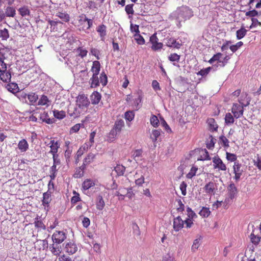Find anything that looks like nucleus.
<instances>
[{
	"mask_svg": "<svg viewBox=\"0 0 261 261\" xmlns=\"http://www.w3.org/2000/svg\"><path fill=\"white\" fill-rule=\"evenodd\" d=\"M10 56L4 55V57H0V79L5 83H9L11 81V74L7 69V64L4 62Z\"/></svg>",
	"mask_w": 261,
	"mask_h": 261,
	"instance_id": "f257e3e1",
	"label": "nucleus"
},
{
	"mask_svg": "<svg viewBox=\"0 0 261 261\" xmlns=\"http://www.w3.org/2000/svg\"><path fill=\"white\" fill-rule=\"evenodd\" d=\"M108 83L107 76L105 72H102L99 78L98 75H92V76L90 79V87L91 88H96L99 86V83H101L103 86L107 85Z\"/></svg>",
	"mask_w": 261,
	"mask_h": 261,
	"instance_id": "f03ea898",
	"label": "nucleus"
},
{
	"mask_svg": "<svg viewBox=\"0 0 261 261\" xmlns=\"http://www.w3.org/2000/svg\"><path fill=\"white\" fill-rule=\"evenodd\" d=\"M233 172L234 174L233 179L236 182L240 180L241 176L242 175L244 170L241 164L238 161L235 162L233 165Z\"/></svg>",
	"mask_w": 261,
	"mask_h": 261,
	"instance_id": "7ed1b4c3",
	"label": "nucleus"
},
{
	"mask_svg": "<svg viewBox=\"0 0 261 261\" xmlns=\"http://www.w3.org/2000/svg\"><path fill=\"white\" fill-rule=\"evenodd\" d=\"M213 166L215 169H218L219 171H225L227 170L226 165L218 155L215 156L213 158Z\"/></svg>",
	"mask_w": 261,
	"mask_h": 261,
	"instance_id": "20e7f679",
	"label": "nucleus"
},
{
	"mask_svg": "<svg viewBox=\"0 0 261 261\" xmlns=\"http://www.w3.org/2000/svg\"><path fill=\"white\" fill-rule=\"evenodd\" d=\"M66 233L63 231H56L52 235L51 239L54 243L61 244L66 239Z\"/></svg>",
	"mask_w": 261,
	"mask_h": 261,
	"instance_id": "39448f33",
	"label": "nucleus"
},
{
	"mask_svg": "<svg viewBox=\"0 0 261 261\" xmlns=\"http://www.w3.org/2000/svg\"><path fill=\"white\" fill-rule=\"evenodd\" d=\"M149 41L152 44L151 48L153 50L156 51L162 48L163 44L161 42H159L156 33H154L150 36Z\"/></svg>",
	"mask_w": 261,
	"mask_h": 261,
	"instance_id": "423d86ee",
	"label": "nucleus"
},
{
	"mask_svg": "<svg viewBox=\"0 0 261 261\" xmlns=\"http://www.w3.org/2000/svg\"><path fill=\"white\" fill-rule=\"evenodd\" d=\"M187 212L188 218L185 220V223L186 228H189L192 227L193 224V219L197 216L195 213L189 207L187 208Z\"/></svg>",
	"mask_w": 261,
	"mask_h": 261,
	"instance_id": "0eeeda50",
	"label": "nucleus"
},
{
	"mask_svg": "<svg viewBox=\"0 0 261 261\" xmlns=\"http://www.w3.org/2000/svg\"><path fill=\"white\" fill-rule=\"evenodd\" d=\"M244 107L237 103H234L231 108V112L233 113L234 117L239 118L243 116L244 113Z\"/></svg>",
	"mask_w": 261,
	"mask_h": 261,
	"instance_id": "6e6552de",
	"label": "nucleus"
},
{
	"mask_svg": "<svg viewBox=\"0 0 261 261\" xmlns=\"http://www.w3.org/2000/svg\"><path fill=\"white\" fill-rule=\"evenodd\" d=\"M89 103V100L85 95L80 94L77 97L76 104L80 108H83L88 107Z\"/></svg>",
	"mask_w": 261,
	"mask_h": 261,
	"instance_id": "1a4fd4ad",
	"label": "nucleus"
},
{
	"mask_svg": "<svg viewBox=\"0 0 261 261\" xmlns=\"http://www.w3.org/2000/svg\"><path fill=\"white\" fill-rule=\"evenodd\" d=\"M178 15L184 19H189L193 15L192 11L188 7H182L179 9Z\"/></svg>",
	"mask_w": 261,
	"mask_h": 261,
	"instance_id": "9d476101",
	"label": "nucleus"
},
{
	"mask_svg": "<svg viewBox=\"0 0 261 261\" xmlns=\"http://www.w3.org/2000/svg\"><path fill=\"white\" fill-rule=\"evenodd\" d=\"M203 189L207 194H214L217 189L216 184L214 181H210L204 186Z\"/></svg>",
	"mask_w": 261,
	"mask_h": 261,
	"instance_id": "9b49d317",
	"label": "nucleus"
},
{
	"mask_svg": "<svg viewBox=\"0 0 261 261\" xmlns=\"http://www.w3.org/2000/svg\"><path fill=\"white\" fill-rule=\"evenodd\" d=\"M185 221L182 220L180 216H177L173 220V229L175 231H178L184 227Z\"/></svg>",
	"mask_w": 261,
	"mask_h": 261,
	"instance_id": "f8f14e48",
	"label": "nucleus"
},
{
	"mask_svg": "<svg viewBox=\"0 0 261 261\" xmlns=\"http://www.w3.org/2000/svg\"><path fill=\"white\" fill-rule=\"evenodd\" d=\"M228 195L231 199H233L237 196L238 189L233 182H230L227 188Z\"/></svg>",
	"mask_w": 261,
	"mask_h": 261,
	"instance_id": "ddd939ff",
	"label": "nucleus"
},
{
	"mask_svg": "<svg viewBox=\"0 0 261 261\" xmlns=\"http://www.w3.org/2000/svg\"><path fill=\"white\" fill-rule=\"evenodd\" d=\"M107 26L104 24H101L96 28V30L98 33L101 41H105L106 36H107Z\"/></svg>",
	"mask_w": 261,
	"mask_h": 261,
	"instance_id": "4468645a",
	"label": "nucleus"
},
{
	"mask_svg": "<svg viewBox=\"0 0 261 261\" xmlns=\"http://www.w3.org/2000/svg\"><path fill=\"white\" fill-rule=\"evenodd\" d=\"M166 41V45L169 47H173L175 48L179 49L182 45L181 43L177 42L176 40L173 38H167Z\"/></svg>",
	"mask_w": 261,
	"mask_h": 261,
	"instance_id": "2eb2a0df",
	"label": "nucleus"
},
{
	"mask_svg": "<svg viewBox=\"0 0 261 261\" xmlns=\"http://www.w3.org/2000/svg\"><path fill=\"white\" fill-rule=\"evenodd\" d=\"M65 250L68 253L73 254L77 251V247L74 243L69 242L66 244Z\"/></svg>",
	"mask_w": 261,
	"mask_h": 261,
	"instance_id": "dca6fc26",
	"label": "nucleus"
},
{
	"mask_svg": "<svg viewBox=\"0 0 261 261\" xmlns=\"http://www.w3.org/2000/svg\"><path fill=\"white\" fill-rule=\"evenodd\" d=\"M53 243L49 246V250L51 253L56 256H59L61 253V247L58 245V244Z\"/></svg>",
	"mask_w": 261,
	"mask_h": 261,
	"instance_id": "f3484780",
	"label": "nucleus"
},
{
	"mask_svg": "<svg viewBox=\"0 0 261 261\" xmlns=\"http://www.w3.org/2000/svg\"><path fill=\"white\" fill-rule=\"evenodd\" d=\"M29 144L27 140L22 139L18 143V148L21 152H24L29 149Z\"/></svg>",
	"mask_w": 261,
	"mask_h": 261,
	"instance_id": "a211bd4d",
	"label": "nucleus"
},
{
	"mask_svg": "<svg viewBox=\"0 0 261 261\" xmlns=\"http://www.w3.org/2000/svg\"><path fill=\"white\" fill-rule=\"evenodd\" d=\"M49 144V147L50 148L49 152L52 154V155L57 154V153L58 152V149L60 147V144L58 142L53 140L50 141Z\"/></svg>",
	"mask_w": 261,
	"mask_h": 261,
	"instance_id": "6ab92c4d",
	"label": "nucleus"
},
{
	"mask_svg": "<svg viewBox=\"0 0 261 261\" xmlns=\"http://www.w3.org/2000/svg\"><path fill=\"white\" fill-rule=\"evenodd\" d=\"M206 122L208 124L209 129L211 132L217 131L218 128V125L217 124L215 120L213 118H209L207 119Z\"/></svg>",
	"mask_w": 261,
	"mask_h": 261,
	"instance_id": "aec40b11",
	"label": "nucleus"
},
{
	"mask_svg": "<svg viewBox=\"0 0 261 261\" xmlns=\"http://www.w3.org/2000/svg\"><path fill=\"white\" fill-rule=\"evenodd\" d=\"M101 94L97 91H94L90 96L91 103L93 105L98 104L101 99Z\"/></svg>",
	"mask_w": 261,
	"mask_h": 261,
	"instance_id": "412c9836",
	"label": "nucleus"
},
{
	"mask_svg": "<svg viewBox=\"0 0 261 261\" xmlns=\"http://www.w3.org/2000/svg\"><path fill=\"white\" fill-rule=\"evenodd\" d=\"M95 183L94 180L91 179H85L82 184V189L84 191L89 190L90 188L94 187Z\"/></svg>",
	"mask_w": 261,
	"mask_h": 261,
	"instance_id": "4be33fe9",
	"label": "nucleus"
},
{
	"mask_svg": "<svg viewBox=\"0 0 261 261\" xmlns=\"http://www.w3.org/2000/svg\"><path fill=\"white\" fill-rule=\"evenodd\" d=\"M142 149H136L133 152L132 158L136 162H138L142 160Z\"/></svg>",
	"mask_w": 261,
	"mask_h": 261,
	"instance_id": "5701e85b",
	"label": "nucleus"
},
{
	"mask_svg": "<svg viewBox=\"0 0 261 261\" xmlns=\"http://www.w3.org/2000/svg\"><path fill=\"white\" fill-rule=\"evenodd\" d=\"M40 119L43 121L45 122L47 124H52L54 122V119H50L49 117L47 112H43L40 114Z\"/></svg>",
	"mask_w": 261,
	"mask_h": 261,
	"instance_id": "b1692460",
	"label": "nucleus"
},
{
	"mask_svg": "<svg viewBox=\"0 0 261 261\" xmlns=\"http://www.w3.org/2000/svg\"><path fill=\"white\" fill-rule=\"evenodd\" d=\"M239 105L246 107L249 105V100L247 98V94L246 93H242L238 99Z\"/></svg>",
	"mask_w": 261,
	"mask_h": 261,
	"instance_id": "393cba45",
	"label": "nucleus"
},
{
	"mask_svg": "<svg viewBox=\"0 0 261 261\" xmlns=\"http://www.w3.org/2000/svg\"><path fill=\"white\" fill-rule=\"evenodd\" d=\"M96 205L97 210L101 211L105 206V202L101 195H99L97 197Z\"/></svg>",
	"mask_w": 261,
	"mask_h": 261,
	"instance_id": "a878e982",
	"label": "nucleus"
},
{
	"mask_svg": "<svg viewBox=\"0 0 261 261\" xmlns=\"http://www.w3.org/2000/svg\"><path fill=\"white\" fill-rule=\"evenodd\" d=\"M219 144L222 147L228 148L229 147V141L224 135H221L219 138Z\"/></svg>",
	"mask_w": 261,
	"mask_h": 261,
	"instance_id": "bb28decb",
	"label": "nucleus"
},
{
	"mask_svg": "<svg viewBox=\"0 0 261 261\" xmlns=\"http://www.w3.org/2000/svg\"><path fill=\"white\" fill-rule=\"evenodd\" d=\"M100 69V64L99 61H95L93 62L91 71L93 75H98Z\"/></svg>",
	"mask_w": 261,
	"mask_h": 261,
	"instance_id": "cd10ccee",
	"label": "nucleus"
},
{
	"mask_svg": "<svg viewBox=\"0 0 261 261\" xmlns=\"http://www.w3.org/2000/svg\"><path fill=\"white\" fill-rule=\"evenodd\" d=\"M95 158V154L92 153H89L87 156L84 159L82 165L84 167L92 163Z\"/></svg>",
	"mask_w": 261,
	"mask_h": 261,
	"instance_id": "c85d7f7f",
	"label": "nucleus"
},
{
	"mask_svg": "<svg viewBox=\"0 0 261 261\" xmlns=\"http://www.w3.org/2000/svg\"><path fill=\"white\" fill-rule=\"evenodd\" d=\"M124 126V121L122 119H118L115 121L113 128L117 130L119 133H120V132L121 131Z\"/></svg>",
	"mask_w": 261,
	"mask_h": 261,
	"instance_id": "c756f323",
	"label": "nucleus"
},
{
	"mask_svg": "<svg viewBox=\"0 0 261 261\" xmlns=\"http://www.w3.org/2000/svg\"><path fill=\"white\" fill-rule=\"evenodd\" d=\"M51 193L46 192L43 193V197L42 200V204L44 206H48L51 201Z\"/></svg>",
	"mask_w": 261,
	"mask_h": 261,
	"instance_id": "7c9ffc66",
	"label": "nucleus"
},
{
	"mask_svg": "<svg viewBox=\"0 0 261 261\" xmlns=\"http://www.w3.org/2000/svg\"><path fill=\"white\" fill-rule=\"evenodd\" d=\"M25 95L29 101V104L31 105H34L38 99V95L35 93L32 92Z\"/></svg>",
	"mask_w": 261,
	"mask_h": 261,
	"instance_id": "2f4dec72",
	"label": "nucleus"
},
{
	"mask_svg": "<svg viewBox=\"0 0 261 261\" xmlns=\"http://www.w3.org/2000/svg\"><path fill=\"white\" fill-rule=\"evenodd\" d=\"M50 101L48 97L44 95H42L39 99L38 105L39 106H45L46 107H48Z\"/></svg>",
	"mask_w": 261,
	"mask_h": 261,
	"instance_id": "473e14b6",
	"label": "nucleus"
},
{
	"mask_svg": "<svg viewBox=\"0 0 261 261\" xmlns=\"http://www.w3.org/2000/svg\"><path fill=\"white\" fill-rule=\"evenodd\" d=\"M86 169V167H84L83 165H82L79 168L76 169V171L73 175L74 178H79L82 177L84 173V170Z\"/></svg>",
	"mask_w": 261,
	"mask_h": 261,
	"instance_id": "72a5a7b5",
	"label": "nucleus"
},
{
	"mask_svg": "<svg viewBox=\"0 0 261 261\" xmlns=\"http://www.w3.org/2000/svg\"><path fill=\"white\" fill-rule=\"evenodd\" d=\"M56 16L65 22H68L70 19L69 15L65 12H58L57 13Z\"/></svg>",
	"mask_w": 261,
	"mask_h": 261,
	"instance_id": "f704fd0d",
	"label": "nucleus"
},
{
	"mask_svg": "<svg viewBox=\"0 0 261 261\" xmlns=\"http://www.w3.org/2000/svg\"><path fill=\"white\" fill-rule=\"evenodd\" d=\"M247 30L244 27H242L240 29L236 32V37L238 40L241 39L245 36L247 33Z\"/></svg>",
	"mask_w": 261,
	"mask_h": 261,
	"instance_id": "c9c22d12",
	"label": "nucleus"
},
{
	"mask_svg": "<svg viewBox=\"0 0 261 261\" xmlns=\"http://www.w3.org/2000/svg\"><path fill=\"white\" fill-rule=\"evenodd\" d=\"M234 119L233 116L230 113H227L225 115V122L227 125H230L234 123Z\"/></svg>",
	"mask_w": 261,
	"mask_h": 261,
	"instance_id": "e433bc0d",
	"label": "nucleus"
},
{
	"mask_svg": "<svg viewBox=\"0 0 261 261\" xmlns=\"http://www.w3.org/2000/svg\"><path fill=\"white\" fill-rule=\"evenodd\" d=\"M161 135V129H153L152 131V133L150 135V138L152 142H155L157 140L158 138Z\"/></svg>",
	"mask_w": 261,
	"mask_h": 261,
	"instance_id": "4c0bfd02",
	"label": "nucleus"
},
{
	"mask_svg": "<svg viewBox=\"0 0 261 261\" xmlns=\"http://www.w3.org/2000/svg\"><path fill=\"white\" fill-rule=\"evenodd\" d=\"M250 238L251 242L255 245H258L260 241V238L259 236L254 234V230H253L251 233Z\"/></svg>",
	"mask_w": 261,
	"mask_h": 261,
	"instance_id": "58836bf2",
	"label": "nucleus"
},
{
	"mask_svg": "<svg viewBox=\"0 0 261 261\" xmlns=\"http://www.w3.org/2000/svg\"><path fill=\"white\" fill-rule=\"evenodd\" d=\"M34 224L35 227L38 229L45 230L46 228L45 225L42 222V221L39 220L38 218H36L35 220Z\"/></svg>",
	"mask_w": 261,
	"mask_h": 261,
	"instance_id": "ea45409f",
	"label": "nucleus"
},
{
	"mask_svg": "<svg viewBox=\"0 0 261 261\" xmlns=\"http://www.w3.org/2000/svg\"><path fill=\"white\" fill-rule=\"evenodd\" d=\"M15 9L12 7H8L5 11V14L7 17H13L15 15Z\"/></svg>",
	"mask_w": 261,
	"mask_h": 261,
	"instance_id": "a19ab883",
	"label": "nucleus"
},
{
	"mask_svg": "<svg viewBox=\"0 0 261 261\" xmlns=\"http://www.w3.org/2000/svg\"><path fill=\"white\" fill-rule=\"evenodd\" d=\"M210 214L211 211H210V208L206 207H203L199 213V214L204 218L208 217Z\"/></svg>",
	"mask_w": 261,
	"mask_h": 261,
	"instance_id": "79ce46f5",
	"label": "nucleus"
},
{
	"mask_svg": "<svg viewBox=\"0 0 261 261\" xmlns=\"http://www.w3.org/2000/svg\"><path fill=\"white\" fill-rule=\"evenodd\" d=\"M114 169L118 176L123 175L125 171V167L120 165H117Z\"/></svg>",
	"mask_w": 261,
	"mask_h": 261,
	"instance_id": "37998d69",
	"label": "nucleus"
},
{
	"mask_svg": "<svg viewBox=\"0 0 261 261\" xmlns=\"http://www.w3.org/2000/svg\"><path fill=\"white\" fill-rule=\"evenodd\" d=\"M53 113L54 117L59 119H63L65 117V112L63 111L54 110Z\"/></svg>",
	"mask_w": 261,
	"mask_h": 261,
	"instance_id": "c03bdc74",
	"label": "nucleus"
},
{
	"mask_svg": "<svg viewBox=\"0 0 261 261\" xmlns=\"http://www.w3.org/2000/svg\"><path fill=\"white\" fill-rule=\"evenodd\" d=\"M151 124L154 127H157L159 125V120L155 115H152L150 119Z\"/></svg>",
	"mask_w": 261,
	"mask_h": 261,
	"instance_id": "a18cd8bd",
	"label": "nucleus"
},
{
	"mask_svg": "<svg viewBox=\"0 0 261 261\" xmlns=\"http://www.w3.org/2000/svg\"><path fill=\"white\" fill-rule=\"evenodd\" d=\"M118 133H119L117 130H115L114 129L112 128L109 134L108 135V140L109 141L112 142L113 141L114 139L116 137Z\"/></svg>",
	"mask_w": 261,
	"mask_h": 261,
	"instance_id": "49530a36",
	"label": "nucleus"
},
{
	"mask_svg": "<svg viewBox=\"0 0 261 261\" xmlns=\"http://www.w3.org/2000/svg\"><path fill=\"white\" fill-rule=\"evenodd\" d=\"M18 11L20 14L22 16H25L27 15H30V11L28 8L26 6H24L19 9Z\"/></svg>",
	"mask_w": 261,
	"mask_h": 261,
	"instance_id": "de8ad7c7",
	"label": "nucleus"
},
{
	"mask_svg": "<svg viewBox=\"0 0 261 261\" xmlns=\"http://www.w3.org/2000/svg\"><path fill=\"white\" fill-rule=\"evenodd\" d=\"M85 146L83 147V148L81 147L77 150V151L76 152V155H75V162L76 164H77L79 162L80 158L83 154V153H84V150L85 149Z\"/></svg>",
	"mask_w": 261,
	"mask_h": 261,
	"instance_id": "09e8293b",
	"label": "nucleus"
},
{
	"mask_svg": "<svg viewBox=\"0 0 261 261\" xmlns=\"http://www.w3.org/2000/svg\"><path fill=\"white\" fill-rule=\"evenodd\" d=\"M211 69H212V67H208L206 68L201 69L199 71H198V72H197V74L198 75H201L202 76H205L209 73V72H210Z\"/></svg>",
	"mask_w": 261,
	"mask_h": 261,
	"instance_id": "8fccbe9b",
	"label": "nucleus"
},
{
	"mask_svg": "<svg viewBox=\"0 0 261 261\" xmlns=\"http://www.w3.org/2000/svg\"><path fill=\"white\" fill-rule=\"evenodd\" d=\"M200 245V239H195L193 243L191 249L192 251L195 252L199 247Z\"/></svg>",
	"mask_w": 261,
	"mask_h": 261,
	"instance_id": "3c124183",
	"label": "nucleus"
},
{
	"mask_svg": "<svg viewBox=\"0 0 261 261\" xmlns=\"http://www.w3.org/2000/svg\"><path fill=\"white\" fill-rule=\"evenodd\" d=\"M135 39L138 44L143 45L145 43V40L143 37L139 34L134 35Z\"/></svg>",
	"mask_w": 261,
	"mask_h": 261,
	"instance_id": "603ef678",
	"label": "nucleus"
},
{
	"mask_svg": "<svg viewBox=\"0 0 261 261\" xmlns=\"http://www.w3.org/2000/svg\"><path fill=\"white\" fill-rule=\"evenodd\" d=\"M198 168L196 167H192L190 172L187 174L186 177L189 179H191L193 176L196 175Z\"/></svg>",
	"mask_w": 261,
	"mask_h": 261,
	"instance_id": "864d4df0",
	"label": "nucleus"
},
{
	"mask_svg": "<svg viewBox=\"0 0 261 261\" xmlns=\"http://www.w3.org/2000/svg\"><path fill=\"white\" fill-rule=\"evenodd\" d=\"M222 54L220 53H218L215 55H214L211 59L210 60L208 61V62L210 63V64H212L213 63H214L215 61H219L220 62H221V61H219L220 59L221 58V56H222Z\"/></svg>",
	"mask_w": 261,
	"mask_h": 261,
	"instance_id": "5fc2aeb1",
	"label": "nucleus"
},
{
	"mask_svg": "<svg viewBox=\"0 0 261 261\" xmlns=\"http://www.w3.org/2000/svg\"><path fill=\"white\" fill-rule=\"evenodd\" d=\"M243 45V43L242 41L237 42L234 45H232L229 47L230 49L232 52L235 53L240 47Z\"/></svg>",
	"mask_w": 261,
	"mask_h": 261,
	"instance_id": "6e6d98bb",
	"label": "nucleus"
},
{
	"mask_svg": "<svg viewBox=\"0 0 261 261\" xmlns=\"http://www.w3.org/2000/svg\"><path fill=\"white\" fill-rule=\"evenodd\" d=\"M4 55H11V50L7 47L0 48V57Z\"/></svg>",
	"mask_w": 261,
	"mask_h": 261,
	"instance_id": "4d7b16f0",
	"label": "nucleus"
},
{
	"mask_svg": "<svg viewBox=\"0 0 261 261\" xmlns=\"http://www.w3.org/2000/svg\"><path fill=\"white\" fill-rule=\"evenodd\" d=\"M74 195L71 198V202L72 205L75 204L77 202L81 201V198L78 193L74 191L73 192Z\"/></svg>",
	"mask_w": 261,
	"mask_h": 261,
	"instance_id": "13d9d810",
	"label": "nucleus"
},
{
	"mask_svg": "<svg viewBox=\"0 0 261 261\" xmlns=\"http://www.w3.org/2000/svg\"><path fill=\"white\" fill-rule=\"evenodd\" d=\"M0 37L3 40H7L9 37V32L7 29L1 30Z\"/></svg>",
	"mask_w": 261,
	"mask_h": 261,
	"instance_id": "bf43d9fd",
	"label": "nucleus"
},
{
	"mask_svg": "<svg viewBox=\"0 0 261 261\" xmlns=\"http://www.w3.org/2000/svg\"><path fill=\"white\" fill-rule=\"evenodd\" d=\"M76 51L79 53V56L81 57L82 58L85 57L88 53V51L86 49H83L81 47H79L77 48Z\"/></svg>",
	"mask_w": 261,
	"mask_h": 261,
	"instance_id": "052dcab7",
	"label": "nucleus"
},
{
	"mask_svg": "<svg viewBox=\"0 0 261 261\" xmlns=\"http://www.w3.org/2000/svg\"><path fill=\"white\" fill-rule=\"evenodd\" d=\"M226 159L228 161L230 162H236L237 160V156L236 154L229 152H226Z\"/></svg>",
	"mask_w": 261,
	"mask_h": 261,
	"instance_id": "680f3d73",
	"label": "nucleus"
},
{
	"mask_svg": "<svg viewBox=\"0 0 261 261\" xmlns=\"http://www.w3.org/2000/svg\"><path fill=\"white\" fill-rule=\"evenodd\" d=\"M134 113L132 111H127L124 114L125 118L129 121H131L134 119Z\"/></svg>",
	"mask_w": 261,
	"mask_h": 261,
	"instance_id": "e2e57ef3",
	"label": "nucleus"
},
{
	"mask_svg": "<svg viewBox=\"0 0 261 261\" xmlns=\"http://www.w3.org/2000/svg\"><path fill=\"white\" fill-rule=\"evenodd\" d=\"M168 59L171 62H178L180 59V56L176 53L171 54L169 57Z\"/></svg>",
	"mask_w": 261,
	"mask_h": 261,
	"instance_id": "0e129e2a",
	"label": "nucleus"
},
{
	"mask_svg": "<svg viewBox=\"0 0 261 261\" xmlns=\"http://www.w3.org/2000/svg\"><path fill=\"white\" fill-rule=\"evenodd\" d=\"M142 97L140 95H138L137 98H136L135 99L133 100L134 102L133 105L134 106L136 110H138L140 108V103L141 101Z\"/></svg>",
	"mask_w": 261,
	"mask_h": 261,
	"instance_id": "69168bd1",
	"label": "nucleus"
},
{
	"mask_svg": "<svg viewBox=\"0 0 261 261\" xmlns=\"http://www.w3.org/2000/svg\"><path fill=\"white\" fill-rule=\"evenodd\" d=\"M187 184L185 181H182L180 185V190L182 195L185 196L187 194Z\"/></svg>",
	"mask_w": 261,
	"mask_h": 261,
	"instance_id": "338daca9",
	"label": "nucleus"
},
{
	"mask_svg": "<svg viewBox=\"0 0 261 261\" xmlns=\"http://www.w3.org/2000/svg\"><path fill=\"white\" fill-rule=\"evenodd\" d=\"M162 261H175V260L170 253H168L163 256Z\"/></svg>",
	"mask_w": 261,
	"mask_h": 261,
	"instance_id": "774afa93",
	"label": "nucleus"
}]
</instances>
